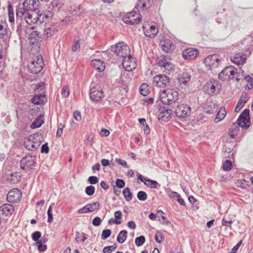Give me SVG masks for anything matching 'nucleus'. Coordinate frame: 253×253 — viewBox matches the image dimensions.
<instances>
[{
  "label": "nucleus",
  "instance_id": "1",
  "mask_svg": "<svg viewBox=\"0 0 253 253\" xmlns=\"http://www.w3.org/2000/svg\"><path fill=\"white\" fill-rule=\"evenodd\" d=\"M29 63L28 68L34 74L40 72L43 67L44 62L42 56L37 51L36 49L30 48L29 51Z\"/></svg>",
  "mask_w": 253,
  "mask_h": 253
},
{
  "label": "nucleus",
  "instance_id": "2",
  "mask_svg": "<svg viewBox=\"0 0 253 253\" xmlns=\"http://www.w3.org/2000/svg\"><path fill=\"white\" fill-rule=\"evenodd\" d=\"M38 2V0H25L22 4H19L16 8V14L17 17L16 23L17 30L21 25L22 18L26 12L35 11V4Z\"/></svg>",
  "mask_w": 253,
  "mask_h": 253
},
{
  "label": "nucleus",
  "instance_id": "3",
  "mask_svg": "<svg viewBox=\"0 0 253 253\" xmlns=\"http://www.w3.org/2000/svg\"><path fill=\"white\" fill-rule=\"evenodd\" d=\"M178 98V91L174 88H167L160 92V100L164 104H172Z\"/></svg>",
  "mask_w": 253,
  "mask_h": 253
},
{
  "label": "nucleus",
  "instance_id": "4",
  "mask_svg": "<svg viewBox=\"0 0 253 253\" xmlns=\"http://www.w3.org/2000/svg\"><path fill=\"white\" fill-rule=\"evenodd\" d=\"M235 78L237 82L239 81V79L237 77V69L233 66L226 67L218 75V79L223 81L233 80Z\"/></svg>",
  "mask_w": 253,
  "mask_h": 253
},
{
  "label": "nucleus",
  "instance_id": "5",
  "mask_svg": "<svg viewBox=\"0 0 253 253\" xmlns=\"http://www.w3.org/2000/svg\"><path fill=\"white\" fill-rule=\"evenodd\" d=\"M171 59L168 56L161 55L157 58L156 64L167 71L166 73H170L174 70V66L171 62Z\"/></svg>",
  "mask_w": 253,
  "mask_h": 253
},
{
  "label": "nucleus",
  "instance_id": "6",
  "mask_svg": "<svg viewBox=\"0 0 253 253\" xmlns=\"http://www.w3.org/2000/svg\"><path fill=\"white\" fill-rule=\"evenodd\" d=\"M221 61V57L218 54H214L208 56L205 59L206 67L210 70L217 68Z\"/></svg>",
  "mask_w": 253,
  "mask_h": 253
},
{
  "label": "nucleus",
  "instance_id": "7",
  "mask_svg": "<svg viewBox=\"0 0 253 253\" xmlns=\"http://www.w3.org/2000/svg\"><path fill=\"white\" fill-rule=\"evenodd\" d=\"M174 113L178 118H185L189 117L191 114L190 107L186 104H180L176 106Z\"/></svg>",
  "mask_w": 253,
  "mask_h": 253
},
{
  "label": "nucleus",
  "instance_id": "8",
  "mask_svg": "<svg viewBox=\"0 0 253 253\" xmlns=\"http://www.w3.org/2000/svg\"><path fill=\"white\" fill-rule=\"evenodd\" d=\"M141 20V15L139 13L134 11L127 13L123 19L124 23L131 25L137 24L140 22Z\"/></svg>",
  "mask_w": 253,
  "mask_h": 253
},
{
  "label": "nucleus",
  "instance_id": "9",
  "mask_svg": "<svg viewBox=\"0 0 253 253\" xmlns=\"http://www.w3.org/2000/svg\"><path fill=\"white\" fill-rule=\"evenodd\" d=\"M169 78L162 74L156 75L153 80V84L157 87L160 88H165L169 84Z\"/></svg>",
  "mask_w": 253,
  "mask_h": 253
},
{
  "label": "nucleus",
  "instance_id": "10",
  "mask_svg": "<svg viewBox=\"0 0 253 253\" xmlns=\"http://www.w3.org/2000/svg\"><path fill=\"white\" fill-rule=\"evenodd\" d=\"M21 191L17 189L14 188L8 192L7 194V201L11 203H17L22 198Z\"/></svg>",
  "mask_w": 253,
  "mask_h": 253
},
{
  "label": "nucleus",
  "instance_id": "11",
  "mask_svg": "<svg viewBox=\"0 0 253 253\" xmlns=\"http://www.w3.org/2000/svg\"><path fill=\"white\" fill-rule=\"evenodd\" d=\"M249 113V110L246 109L240 114L237 120L239 126L245 128H248L250 126Z\"/></svg>",
  "mask_w": 253,
  "mask_h": 253
},
{
  "label": "nucleus",
  "instance_id": "12",
  "mask_svg": "<svg viewBox=\"0 0 253 253\" xmlns=\"http://www.w3.org/2000/svg\"><path fill=\"white\" fill-rule=\"evenodd\" d=\"M90 98L93 101H99L104 96L103 90L99 86H93L90 90Z\"/></svg>",
  "mask_w": 253,
  "mask_h": 253
},
{
  "label": "nucleus",
  "instance_id": "13",
  "mask_svg": "<svg viewBox=\"0 0 253 253\" xmlns=\"http://www.w3.org/2000/svg\"><path fill=\"white\" fill-rule=\"evenodd\" d=\"M122 64L124 69L128 72L132 71L136 67L135 59L130 55L124 57Z\"/></svg>",
  "mask_w": 253,
  "mask_h": 253
},
{
  "label": "nucleus",
  "instance_id": "14",
  "mask_svg": "<svg viewBox=\"0 0 253 253\" xmlns=\"http://www.w3.org/2000/svg\"><path fill=\"white\" fill-rule=\"evenodd\" d=\"M36 162L33 157L27 155L21 160L20 167L24 170L31 169L35 165Z\"/></svg>",
  "mask_w": 253,
  "mask_h": 253
},
{
  "label": "nucleus",
  "instance_id": "15",
  "mask_svg": "<svg viewBox=\"0 0 253 253\" xmlns=\"http://www.w3.org/2000/svg\"><path fill=\"white\" fill-rule=\"evenodd\" d=\"M41 16L35 11L26 12L23 15L25 22L29 25L36 23Z\"/></svg>",
  "mask_w": 253,
  "mask_h": 253
},
{
  "label": "nucleus",
  "instance_id": "16",
  "mask_svg": "<svg viewBox=\"0 0 253 253\" xmlns=\"http://www.w3.org/2000/svg\"><path fill=\"white\" fill-rule=\"evenodd\" d=\"M159 111L160 113L158 115V120L161 122H167L171 119L172 115V110L171 109L161 108Z\"/></svg>",
  "mask_w": 253,
  "mask_h": 253
},
{
  "label": "nucleus",
  "instance_id": "17",
  "mask_svg": "<svg viewBox=\"0 0 253 253\" xmlns=\"http://www.w3.org/2000/svg\"><path fill=\"white\" fill-rule=\"evenodd\" d=\"M199 55L197 48H185L182 52V57L185 60H193Z\"/></svg>",
  "mask_w": 253,
  "mask_h": 253
},
{
  "label": "nucleus",
  "instance_id": "18",
  "mask_svg": "<svg viewBox=\"0 0 253 253\" xmlns=\"http://www.w3.org/2000/svg\"><path fill=\"white\" fill-rule=\"evenodd\" d=\"M190 80V75L187 72H183L177 77V84L181 88L185 87Z\"/></svg>",
  "mask_w": 253,
  "mask_h": 253
},
{
  "label": "nucleus",
  "instance_id": "19",
  "mask_svg": "<svg viewBox=\"0 0 253 253\" xmlns=\"http://www.w3.org/2000/svg\"><path fill=\"white\" fill-rule=\"evenodd\" d=\"M246 59L247 55L240 53H236L231 57V61L237 65L243 64L246 62Z\"/></svg>",
  "mask_w": 253,
  "mask_h": 253
},
{
  "label": "nucleus",
  "instance_id": "20",
  "mask_svg": "<svg viewBox=\"0 0 253 253\" xmlns=\"http://www.w3.org/2000/svg\"><path fill=\"white\" fill-rule=\"evenodd\" d=\"M153 0H138L135 6L137 10H145L149 8L152 3Z\"/></svg>",
  "mask_w": 253,
  "mask_h": 253
},
{
  "label": "nucleus",
  "instance_id": "21",
  "mask_svg": "<svg viewBox=\"0 0 253 253\" xmlns=\"http://www.w3.org/2000/svg\"><path fill=\"white\" fill-rule=\"evenodd\" d=\"M217 86V82L216 81H210L208 82L205 86L204 91L209 94L212 95L215 93Z\"/></svg>",
  "mask_w": 253,
  "mask_h": 253
},
{
  "label": "nucleus",
  "instance_id": "22",
  "mask_svg": "<svg viewBox=\"0 0 253 253\" xmlns=\"http://www.w3.org/2000/svg\"><path fill=\"white\" fill-rule=\"evenodd\" d=\"M32 102L35 104H44L47 101L46 96L43 94L35 93V95L32 99Z\"/></svg>",
  "mask_w": 253,
  "mask_h": 253
},
{
  "label": "nucleus",
  "instance_id": "23",
  "mask_svg": "<svg viewBox=\"0 0 253 253\" xmlns=\"http://www.w3.org/2000/svg\"><path fill=\"white\" fill-rule=\"evenodd\" d=\"M143 29L145 35L149 38L154 37L159 31L158 28L154 25L150 26L147 30L146 29L145 27L143 26Z\"/></svg>",
  "mask_w": 253,
  "mask_h": 253
},
{
  "label": "nucleus",
  "instance_id": "24",
  "mask_svg": "<svg viewBox=\"0 0 253 253\" xmlns=\"http://www.w3.org/2000/svg\"><path fill=\"white\" fill-rule=\"evenodd\" d=\"M14 211V207L11 204H4L0 207V212L5 216H9Z\"/></svg>",
  "mask_w": 253,
  "mask_h": 253
},
{
  "label": "nucleus",
  "instance_id": "25",
  "mask_svg": "<svg viewBox=\"0 0 253 253\" xmlns=\"http://www.w3.org/2000/svg\"><path fill=\"white\" fill-rule=\"evenodd\" d=\"M138 179L141 182H143L145 185L150 188H157V182L156 181L147 179L145 177H143L141 174L138 175Z\"/></svg>",
  "mask_w": 253,
  "mask_h": 253
},
{
  "label": "nucleus",
  "instance_id": "26",
  "mask_svg": "<svg viewBox=\"0 0 253 253\" xmlns=\"http://www.w3.org/2000/svg\"><path fill=\"white\" fill-rule=\"evenodd\" d=\"M91 65L99 72H103L105 68V63L100 60L95 59L92 60Z\"/></svg>",
  "mask_w": 253,
  "mask_h": 253
},
{
  "label": "nucleus",
  "instance_id": "27",
  "mask_svg": "<svg viewBox=\"0 0 253 253\" xmlns=\"http://www.w3.org/2000/svg\"><path fill=\"white\" fill-rule=\"evenodd\" d=\"M252 36H248L243 40L236 43V46H244L246 47H253V45L251 44L252 41Z\"/></svg>",
  "mask_w": 253,
  "mask_h": 253
},
{
  "label": "nucleus",
  "instance_id": "28",
  "mask_svg": "<svg viewBox=\"0 0 253 253\" xmlns=\"http://www.w3.org/2000/svg\"><path fill=\"white\" fill-rule=\"evenodd\" d=\"M32 141L34 142V145L36 150L39 148L42 141V136L40 133H35L31 135Z\"/></svg>",
  "mask_w": 253,
  "mask_h": 253
},
{
  "label": "nucleus",
  "instance_id": "29",
  "mask_svg": "<svg viewBox=\"0 0 253 253\" xmlns=\"http://www.w3.org/2000/svg\"><path fill=\"white\" fill-rule=\"evenodd\" d=\"M84 9L81 5H73L70 8V12L75 16H78L83 13Z\"/></svg>",
  "mask_w": 253,
  "mask_h": 253
},
{
  "label": "nucleus",
  "instance_id": "30",
  "mask_svg": "<svg viewBox=\"0 0 253 253\" xmlns=\"http://www.w3.org/2000/svg\"><path fill=\"white\" fill-rule=\"evenodd\" d=\"M248 96L246 94H242L235 108V112H238L244 106L245 103L248 101Z\"/></svg>",
  "mask_w": 253,
  "mask_h": 253
},
{
  "label": "nucleus",
  "instance_id": "31",
  "mask_svg": "<svg viewBox=\"0 0 253 253\" xmlns=\"http://www.w3.org/2000/svg\"><path fill=\"white\" fill-rule=\"evenodd\" d=\"M239 130L240 127L238 126L233 125L228 129V134L231 138H234L238 134Z\"/></svg>",
  "mask_w": 253,
  "mask_h": 253
},
{
  "label": "nucleus",
  "instance_id": "32",
  "mask_svg": "<svg viewBox=\"0 0 253 253\" xmlns=\"http://www.w3.org/2000/svg\"><path fill=\"white\" fill-rule=\"evenodd\" d=\"M226 115V111L224 107H221L218 111L214 122L217 123L224 119Z\"/></svg>",
  "mask_w": 253,
  "mask_h": 253
},
{
  "label": "nucleus",
  "instance_id": "33",
  "mask_svg": "<svg viewBox=\"0 0 253 253\" xmlns=\"http://www.w3.org/2000/svg\"><path fill=\"white\" fill-rule=\"evenodd\" d=\"M115 219H110L109 223L120 224L122 223V213L120 211H116L114 213Z\"/></svg>",
  "mask_w": 253,
  "mask_h": 253
},
{
  "label": "nucleus",
  "instance_id": "34",
  "mask_svg": "<svg viewBox=\"0 0 253 253\" xmlns=\"http://www.w3.org/2000/svg\"><path fill=\"white\" fill-rule=\"evenodd\" d=\"M21 175L19 172L11 173L7 177V180L12 184L17 183L21 180Z\"/></svg>",
  "mask_w": 253,
  "mask_h": 253
},
{
  "label": "nucleus",
  "instance_id": "35",
  "mask_svg": "<svg viewBox=\"0 0 253 253\" xmlns=\"http://www.w3.org/2000/svg\"><path fill=\"white\" fill-rule=\"evenodd\" d=\"M32 140L31 135L25 139L24 145L25 147L28 150L34 151L36 150Z\"/></svg>",
  "mask_w": 253,
  "mask_h": 253
},
{
  "label": "nucleus",
  "instance_id": "36",
  "mask_svg": "<svg viewBox=\"0 0 253 253\" xmlns=\"http://www.w3.org/2000/svg\"><path fill=\"white\" fill-rule=\"evenodd\" d=\"M44 123L43 118L40 116L37 118L30 126V127L35 129L40 127Z\"/></svg>",
  "mask_w": 253,
  "mask_h": 253
},
{
  "label": "nucleus",
  "instance_id": "37",
  "mask_svg": "<svg viewBox=\"0 0 253 253\" xmlns=\"http://www.w3.org/2000/svg\"><path fill=\"white\" fill-rule=\"evenodd\" d=\"M57 30L54 27L51 26L46 28L44 30V38H48L56 34Z\"/></svg>",
  "mask_w": 253,
  "mask_h": 253
},
{
  "label": "nucleus",
  "instance_id": "38",
  "mask_svg": "<svg viewBox=\"0 0 253 253\" xmlns=\"http://www.w3.org/2000/svg\"><path fill=\"white\" fill-rule=\"evenodd\" d=\"M217 109V105L212 102L204 107L205 112L208 114H211L216 112Z\"/></svg>",
  "mask_w": 253,
  "mask_h": 253
},
{
  "label": "nucleus",
  "instance_id": "39",
  "mask_svg": "<svg viewBox=\"0 0 253 253\" xmlns=\"http://www.w3.org/2000/svg\"><path fill=\"white\" fill-rule=\"evenodd\" d=\"M139 92L143 96L148 95L150 92L148 84L146 83L142 84L139 88Z\"/></svg>",
  "mask_w": 253,
  "mask_h": 253
},
{
  "label": "nucleus",
  "instance_id": "40",
  "mask_svg": "<svg viewBox=\"0 0 253 253\" xmlns=\"http://www.w3.org/2000/svg\"><path fill=\"white\" fill-rule=\"evenodd\" d=\"M127 232L126 230L121 231L118 234L117 241L119 243H123L127 238Z\"/></svg>",
  "mask_w": 253,
  "mask_h": 253
},
{
  "label": "nucleus",
  "instance_id": "41",
  "mask_svg": "<svg viewBox=\"0 0 253 253\" xmlns=\"http://www.w3.org/2000/svg\"><path fill=\"white\" fill-rule=\"evenodd\" d=\"M8 21L11 23H14V10L11 3H9L7 6Z\"/></svg>",
  "mask_w": 253,
  "mask_h": 253
},
{
  "label": "nucleus",
  "instance_id": "42",
  "mask_svg": "<svg viewBox=\"0 0 253 253\" xmlns=\"http://www.w3.org/2000/svg\"><path fill=\"white\" fill-rule=\"evenodd\" d=\"M160 44L161 47H172V42L169 39L166 37H163Z\"/></svg>",
  "mask_w": 253,
  "mask_h": 253
},
{
  "label": "nucleus",
  "instance_id": "43",
  "mask_svg": "<svg viewBox=\"0 0 253 253\" xmlns=\"http://www.w3.org/2000/svg\"><path fill=\"white\" fill-rule=\"evenodd\" d=\"M89 212H93L98 210L100 206V203L98 202H93L87 204Z\"/></svg>",
  "mask_w": 253,
  "mask_h": 253
},
{
  "label": "nucleus",
  "instance_id": "44",
  "mask_svg": "<svg viewBox=\"0 0 253 253\" xmlns=\"http://www.w3.org/2000/svg\"><path fill=\"white\" fill-rule=\"evenodd\" d=\"M123 194L127 201H130L132 198V194L129 188L126 187L123 190Z\"/></svg>",
  "mask_w": 253,
  "mask_h": 253
},
{
  "label": "nucleus",
  "instance_id": "45",
  "mask_svg": "<svg viewBox=\"0 0 253 253\" xmlns=\"http://www.w3.org/2000/svg\"><path fill=\"white\" fill-rule=\"evenodd\" d=\"M61 6V4L59 0H53L50 2L49 8L56 11L59 10Z\"/></svg>",
  "mask_w": 253,
  "mask_h": 253
},
{
  "label": "nucleus",
  "instance_id": "46",
  "mask_svg": "<svg viewBox=\"0 0 253 253\" xmlns=\"http://www.w3.org/2000/svg\"><path fill=\"white\" fill-rule=\"evenodd\" d=\"M246 81L247 82L245 87L246 90H250L253 87V78L247 77L245 78Z\"/></svg>",
  "mask_w": 253,
  "mask_h": 253
},
{
  "label": "nucleus",
  "instance_id": "47",
  "mask_svg": "<svg viewBox=\"0 0 253 253\" xmlns=\"http://www.w3.org/2000/svg\"><path fill=\"white\" fill-rule=\"evenodd\" d=\"M45 89L44 84L43 83H40L37 85L35 89V93L43 94L44 89Z\"/></svg>",
  "mask_w": 253,
  "mask_h": 253
},
{
  "label": "nucleus",
  "instance_id": "48",
  "mask_svg": "<svg viewBox=\"0 0 253 253\" xmlns=\"http://www.w3.org/2000/svg\"><path fill=\"white\" fill-rule=\"evenodd\" d=\"M145 242V238L143 236H140L137 237L135 239V244L138 246L140 247L142 246Z\"/></svg>",
  "mask_w": 253,
  "mask_h": 253
},
{
  "label": "nucleus",
  "instance_id": "49",
  "mask_svg": "<svg viewBox=\"0 0 253 253\" xmlns=\"http://www.w3.org/2000/svg\"><path fill=\"white\" fill-rule=\"evenodd\" d=\"M164 213L162 211H158L157 212V215L159 218V220L162 224L167 223L165 222L166 217L164 216Z\"/></svg>",
  "mask_w": 253,
  "mask_h": 253
},
{
  "label": "nucleus",
  "instance_id": "50",
  "mask_svg": "<svg viewBox=\"0 0 253 253\" xmlns=\"http://www.w3.org/2000/svg\"><path fill=\"white\" fill-rule=\"evenodd\" d=\"M232 168V163L230 160H226L222 165V169L225 171H229Z\"/></svg>",
  "mask_w": 253,
  "mask_h": 253
},
{
  "label": "nucleus",
  "instance_id": "51",
  "mask_svg": "<svg viewBox=\"0 0 253 253\" xmlns=\"http://www.w3.org/2000/svg\"><path fill=\"white\" fill-rule=\"evenodd\" d=\"M7 30L6 27L0 24V38H4L5 36H7Z\"/></svg>",
  "mask_w": 253,
  "mask_h": 253
},
{
  "label": "nucleus",
  "instance_id": "52",
  "mask_svg": "<svg viewBox=\"0 0 253 253\" xmlns=\"http://www.w3.org/2000/svg\"><path fill=\"white\" fill-rule=\"evenodd\" d=\"M147 194L144 191H140L137 193V198L140 201H144L147 199Z\"/></svg>",
  "mask_w": 253,
  "mask_h": 253
},
{
  "label": "nucleus",
  "instance_id": "53",
  "mask_svg": "<svg viewBox=\"0 0 253 253\" xmlns=\"http://www.w3.org/2000/svg\"><path fill=\"white\" fill-rule=\"evenodd\" d=\"M85 192L88 196H92L94 193L95 188L91 185L88 186L86 187Z\"/></svg>",
  "mask_w": 253,
  "mask_h": 253
},
{
  "label": "nucleus",
  "instance_id": "54",
  "mask_svg": "<svg viewBox=\"0 0 253 253\" xmlns=\"http://www.w3.org/2000/svg\"><path fill=\"white\" fill-rule=\"evenodd\" d=\"M36 245L38 246V250L40 252H44L47 250V246L45 245H42V240L38 241Z\"/></svg>",
  "mask_w": 253,
  "mask_h": 253
},
{
  "label": "nucleus",
  "instance_id": "55",
  "mask_svg": "<svg viewBox=\"0 0 253 253\" xmlns=\"http://www.w3.org/2000/svg\"><path fill=\"white\" fill-rule=\"evenodd\" d=\"M111 234V231L110 229H105L102 231L101 238L103 240H105L108 238Z\"/></svg>",
  "mask_w": 253,
  "mask_h": 253
},
{
  "label": "nucleus",
  "instance_id": "56",
  "mask_svg": "<svg viewBox=\"0 0 253 253\" xmlns=\"http://www.w3.org/2000/svg\"><path fill=\"white\" fill-rule=\"evenodd\" d=\"M52 207L50 206L48 208V209L47 210V216H48V219H47V222L49 223H51L53 220V216L52 213Z\"/></svg>",
  "mask_w": 253,
  "mask_h": 253
},
{
  "label": "nucleus",
  "instance_id": "57",
  "mask_svg": "<svg viewBox=\"0 0 253 253\" xmlns=\"http://www.w3.org/2000/svg\"><path fill=\"white\" fill-rule=\"evenodd\" d=\"M42 234L40 231H36L32 234V239L37 242L39 241V239L41 237Z\"/></svg>",
  "mask_w": 253,
  "mask_h": 253
},
{
  "label": "nucleus",
  "instance_id": "58",
  "mask_svg": "<svg viewBox=\"0 0 253 253\" xmlns=\"http://www.w3.org/2000/svg\"><path fill=\"white\" fill-rule=\"evenodd\" d=\"M62 95L63 97L66 98L67 97L69 94H70V91L67 86H63L62 89Z\"/></svg>",
  "mask_w": 253,
  "mask_h": 253
},
{
  "label": "nucleus",
  "instance_id": "59",
  "mask_svg": "<svg viewBox=\"0 0 253 253\" xmlns=\"http://www.w3.org/2000/svg\"><path fill=\"white\" fill-rule=\"evenodd\" d=\"M164 238V236L162 233H157L155 235V240L159 243H162Z\"/></svg>",
  "mask_w": 253,
  "mask_h": 253
},
{
  "label": "nucleus",
  "instance_id": "60",
  "mask_svg": "<svg viewBox=\"0 0 253 253\" xmlns=\"http://www.w3.org/2000/svg\"><path fill=\"white\" fill-rule=\"evenodd\" d=\"M64 127H65V126L62 125V124H60L59 125L57 131H56V136L57 137L61 136V135L63 133V129Z\"/></svg>",
  "mask_w": 253,
  "mask_h": 253
},
{
  "label": "nucleus",
  "instance_id": "61",
  "mask_svg": "<svg viewBox=\"0 0 253 253\" xmlns=\"http://www.w3.org/2000/svg\"><path fill=\"white\" fill-rule=\"evenodd\" d=\"M126 46H128L127 44H126L124 42L120 41L117 42L114 45H111L110 47H126Z\"/></svg>",
  "mask_w": 253,
  "mask_h": 253
},
{
  "label": "nucleus",
  "instance_id": "62",
  "mask_svg": "<svg viewBox=\"0 0 253 253\" xmlns=\"http://www.w3.org/2000/svg\"><path fill=\"white\" fill-rule=\"evenodd\" d=\"M116 249V247H114L113 246H107L105 247L103 249V253H111L113 251H115Z\"/></svg>",
  "mask_w": 253,
  "mask_h": 253
},
{
  "label": "nucleus",
  "instance_id": "63",
  "mask_svg": "<svg viewBox=\"0 0 253 253\" xmlns=\"http://www.w3.org/2000/svg\"><path fill=\"white\" fill-rule=\"evenodd\" d=\"M73 117L75 120L77 121H81L82 120L81 112L79 111H74L73 113Z\"/></svg>",
  "mask_w": 253,
  "mask_h": 253
},
{
  "label": "nucleus",
  "instance_id": "64",
  "mask_svg": "<svg viewBox=\"0 0 253 253\" xmlns=\"http://www.w3.org/2000/svg\"><path fill=\"white\" fill-rule=\"evenodd\" d=\"M93 139V135L90 134L87 136L86 139L85 141V143L86 145H91L92 143V141Z\"/></svg>",
  "mask_w": 253,
  "mask_h": 253
}]
</instances>
